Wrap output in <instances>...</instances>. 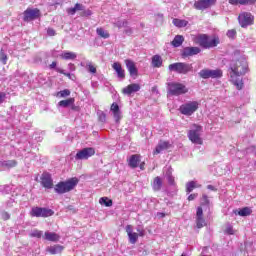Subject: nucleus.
I'll list each match as a JSON object with an SVG mask.
<instances>
[{"instance_id":"1","label":"nucleus","mask_w":256,"mask_h":256,"mask_svg":"<svg viewBox=\"0 0 256 256\" xmlns=\"http://www.w3.org/2000/svg\"><path fill=\"white\" fill-rule=\"evenodd\" d=\"M249 71V64L247 63V59L245 57H240L237 60H232L229 68L230 81L235 85L238 91L243 89V75H245Z\"/></svg>"},{"instance_id":"2","label":"nucleus","mask_w":256,"mask_h":256,"mask_svg":"<svg viewBox=\"0 0 256 256\" xmlns=\"http://www.w3.org/2000/svg\"><path fill=\"white\" fill-rule=\"evenodd\" d=\"M79 185V179L77 177L71 178L67 181H61L56 184L54 191L58 193V195H63L64 193H69V191H73L75 187Z\"/></svg>"},{"instance_id":"3","label":"nucleus","mask_w":256,"mask_h":256,"mask_svg":"<svg viewBox=\"0 0 256 256\" xmlns=\"http://www.w3.org/2000/svg\"><path fill=\"white\" fill-rule=\"evenodd\" d=\"M169 71L179 73L180 75H187L190 71H193V64L185 62H176L168 66Z\"/></svg>"},{"instance_id":"4","label":"nucleus","mask_w":256,"mask_h":256,"mask_svg":"<svg viewBox=\"0 0 256 256\" xmlns=\"http://www.w3.org/2000/svg\"><path fill=\"white\" fill-rule=\"evenodd\" d=\"M189 89L182 83L170 82L168 83V93L170 95H174L175 97H179V95H185L188 93Z\"/></svg>"},{"instance_id":"5","label":"nucleus","mask_w":256,"mask_h":256,"mask_svg":"<svg viewBox=\"0 0 256 256\" xmlns=\"http://www.w3.org/2000/svg\"><path fill=\"white\" fill-rule=\"evenodd\" d=\"M198 75L201 79H221L223 77V71L221 69L211 70L205 68L200 70Z\"/></svg>"},{"instance_id":"6","label":"nucleus","mask_w":256,"mask_h":256,"mask_svg":"<svg viewBox=\"0 0 256 256\" xmlns=\"http://www.w3.org/2000/svg\"><path fill=\"white\" fill-rule=\"evenodd\" d=\"M197 109H199V102L191 101L182 104L179 108V111L182 115L191 116L193 113H195V111H197Z\"/></svg>"},{"instance_id":"7","label":"nucleus","mask_w":256,"mask_h":256,"mask_svg":"<svg viewBox=\"0 0 256 256\" xmlns=\"http://www.w3.org/2000/svg\"><path fill=\"white\" fill-rule=\"evenodd\" d=\"M255 17L250 12H242L238 16V23L243 29L253 25Z\"/></svg>"},{"instance_id":"8","label":"nucleus","mask_w":256,"mask_h":256,"mask_svg":"<svg viewBox=\"0 0 256 256\" xmlns=\"http://www.w3.org/2000/svg\"><path fill=\"white\" fill-rule=\"evenodd\" d=\"M55 212L49 208L33 207L30 211L31 217H51Z\"/></svg>"},{"instance_id":"9","label":"nucleus","mask_w":256,"mask_h":256,"mask_svg":"<svg viewBox=\"0 0 256 256\" xmlns=\"http://www.w3.org/2000/svg\"><path fill=\"white\" fill-rule=\"evenodd\" d=\"M203 128L201 126H194V129L188 132V137L192 143H196V145H202L203 140H201V131Z\"/></svg>"},{"instance_id":"10","label":"nucleus","mask_w":256,"mask_h":256,"mask_svg":"<svg viewBox=\"0 0 256 256\" xmlns=\"http://www.w3.org/2000/svg\"><path fill=\"white\" fill-rule=\"evenodd\" d=\"M216 3L217 0H197L194 2V9L197 11H205L206 9H211Z\"/></svg>"},{"instance_id":"11","label":"nucleus","mask_w":256,"mask_h":256,"mask_svg":"<svg viewBox=\"0 0 256 256\" xmlns=\"http://www.w3.org/2000/svg\"><path fill=\"white\" fill-rule=\"evenodd\" d=\"M39 17H41V11L37 8L31 9V8H27L24 11V17H23V21H35V19H39Z\"/></svg>"},{"instance_id":"12","label":"nucleus","mask_w":256,"mask_h":256,"mask_svg":"<svg viewBox=\"0 0 256 256\" xmlns=\"http://www.w3.org/2000/svg\"><path fill=\"white\" fill-rule=\"evenodd\" d=\"M93 155H95V148H92V147L83 148L82 150L76 153L75 159L85 160V159H89V157H93Z\"/></svg>"},{"instance_id":"13","label":"nucleus","mask_w":256,"mask_h":256,"mask_svg":"<svg viewBox=\"0 0 256 256\" xmlns=\"http://www.w3.org/2000/svg\"><path fill=\"white\" fill-rule=\"evenodd\" d=\"M40 179L42 187L45 189H53V178H51V174L43 173Z\"/></svg>"},{"instance_id":"14","label":"nucleus","mask_w":256,"mask_h":256,"mask_svg":"<svg viewBox=\"0 0 256 256\" xmlns=\"http://www.w3.org/2000/svg\"><path fill=\"white\" fill-rule=\"evenodd\" d=\"M201 53V48L199 47H185L182 50V57H193V55H199Z\"/></svg>"},{"instance_id":"15","label":"nucleus","mask_w":256,"mask_h":256,"mask_svg":"<svg viewBox=\"0 0 256 256\" xmlns=\"http://www.w3.org/2000/svg\"><path fill=\"white\" fill-rule=\"evenodd\" d=\"M126 233L128 235L129 242L132 245H135V243H137V240L139 239V234L133 232V226L127 225L126 226Z\"/></svg>"},{"instance_id":"16","label":"nucleus","mask_w":256,"mask_h":256,"mask_svg":"<svg viewBox=\"0 0 256 256\" xmlns=\"http://www.w3.org/2000/svg\"><path fill=\"white\" fill-rule=\"evenodd\" d=\"M125 64L130 77H137V75H139V70H137V66H135V62H133V60H125Z\"/></svg>"},{"instance_id":"17","label":"nucleus","mask_w":256,"mask_h":256,"mask_svg":"<svg viewBox=\"0 0 256 256\" xmlns=\"http://www.w3.org/2000/svg\"><path fill=\"white\" fill-rule=\"evenodd\" d=\"M138 91H141V85L133 83L123 88L122 93H124V95H131L132 93H137Z\"/></svg>"},{"instance_id":"18","label":"nucleus","mask_w":256,"mask_h":256,"mask_svg":"<svg viewBox=\"0 0 256 256\" xmlns=\"http://www.w3.org/2000/svg\"><path fill=\"white\" fill-rule=\"evenodd\" d=\"M151 187L155 193H158V191H161L163 188V178L157 176L153 179L151 182Z\"/></svg>"},{"instance_id":"19","label":"nucleus","mask_w":256,"mask_h":256,"mask_svg":"<svg viewBox=\"0 0 256 256\" xmlns=\"http://www.w3.org/2000/svg\"><path fill=\"white\" fill-rule=\"evenodd\" d=\"M110 109L114 115L116 123H119V121H121V110L119 109V104L113 103Z\"/></svg>"},{"instance_id":"20","label":"nucleus","mask_w":256,"mask_h":256,"mask_svg":"<svg viewBox=\"0 0 256 256\" xmlns=\"http://www.w3.org/2000/svg\"><path fill=\"white\" fill-rule=\"evenodd\" d=\"M112 69H114V71H116L117 77L119 79H123L125 77V70H123V67L121 66V63L114 62L112 64Z\"/></svg>"},{"instance_id":"21","label":"nucleus","mask_w":256,"mask_h":256,"mask_svg":"<svg viewBox=\"0 0 256 256\" xmlns=\"http://www.w3.org/2000/svg\"><path fill=\"white\" fill-rule=\"evenodd\" d=\"M139 157L140 156L137 154L130 156V159L128 162L129 167H131L132 169H137V167L139 166V163L141 161V159Z\"/></svg>"},{"instance_id":"22","label":"nucleus","mask_w":256,"mask_h":256,"mask_svg":"<svg viewBox=\"0 0 256 256\" xmlns=\"http://www.w3.org/2000/svg\"><path fill=\"white\" fill-rule=\"evenodd\" d=\"M17 167V161L15 160H4L0 161V169H11Z\"/></svg>"},{"instance_id":"23","label":"nucleus","mask_w":256,"mask_h":256,"mask_svg":"<svg viewBox=\"0 0 256 256\" xmlns=\"http://www.w3.org/2000/svg\"><path fill=\"white\" fill-rule=\"evenodd\" d=\"M230 5H255L256 0H228Z\"/></svg>"},{"instance_id":"24","label":"nucleus","mask_w":256,"mask_h":256,"mask_svg":"<svg viewBox=\"0 0 256 256\" xmlns=\"http://www.w3.org/2000/svg\"><path fill=\"white\" fill-rule=\"evenodd\" d=\"M198 43L200 47H203V49H207L209 45V36L206 34H201L198 36Z\"/></svg>"},{"instance_id":"25","label":"nucleus","mask_w":256,"mask_h":256,"mask_svg":"<svg viewBox=\"0 0 256 256\" xmlns=\"http://www.w3.org/2000/svg\"><path fill=\"white\" fill-rule=\"evenodd\" d=\"M253 211L249 207H244L240 210H233V213L239 215L240 217H249Z\"/></svg>"},{"instance_id":"26","label":"nucleus","mask_w":256,"mask_h":256,"mask_svg":"<svg viewBox=\"0 0 256 256\" xmlns=\"http://www.w3.org/2000/svg\"><path fill=\"white\" fill-rule=\"evenodd\" d=\"M169 147V142L167 141H160L158 145L156 146V149L154 151V155H159L161 151H165Z\"/></svg>"},{"instance_id":"27","label":"nucleus","mask_w":256,"mask_h":256,"mask_svg":"<svg viewBox=\"0 0 256 256\" xmlns=\"http://www.w3.org/2000/svg\"><path fill=\"white\" fill-rule=\"evenodd\" d=\"M44 239L46 241H52L54 243H57V241H59V236L55 232H45Z\"/></svg>"},{"instance_id":"28","label":"nucleus","mask_w":256,"mask_h":256,"mask_svg":"<svg viewBox=\"0 0 256 256\" xmlns=\"http://www.w3.org/2000/svg\"><path fill=\"white\" fill-rule=\"evenodd\" d=\"M183 41H185V37L183 35H176L171 42L173 47H181L183 45Z\"/></svg>"},{"instance_id":"29","label":"nucleus","mask_w":256,"mask_h":256,"mask_svg":"<svg viewBox=\"0 0 256 256\" xmlns=\"http://www.w3.org/2000/svg\"><path fill=\"white\" fill-rule=\"evenodd\" d=\"M173 25H175V27H178L179 29L183 28V27H187V25H189V21L187 20H181L179 18H174L172 20Z\"/></svg>"},{"instance_id":"30","label":"nucleus","mask_w":256,"mask_h":256,"mask_svg":"<svg viewBox=\"0 0 256 256\" xmlns=\"http://www.w3.org/2000/svg\"><path fill=\"white\" fill-rule=\"evenodd\" d=\"M47 251L51 253V255H57L63 251V246L61 245H54L47 248Z\"/></svg>"},{"instance_id":"31","label":"nucleus","mask_w":256,"mask_h":256,"mask_svg":"<svg viewBox=\"0 0 256 256\" xmlns=\"http://www.w3.org/2000/svg\"><path fill=\"white\" fill-rule=\"evenodd\" d=\"M166 179L169 185H175V177H173V168L170 167L166 172Z\"/></svg>"},{"instance_id":"32","label":"nucleus","mask_w":256,"mask_h":256,"mask_svg":"<svg viewBox=\"0 0 256 256\" xmlns=\"http://www.w3.org/2000/svg\"><path fill=\"white\" fill-rule=\"evenodd\" d=\"M161 65H163V59L161 58V56L154 55L152 57V66L159 68L161 67Z\"/></svg>"},{"instance_id":"33","label":"nucleus","mask_w":256,"mask_h":256,"mask_svg":"<svg viewBox=\"0 0 256 256\" xmlns=\"http://www.w3.org/2000/svg\"><path fill=\"white\" fill-rule=\"evenodd\" d=\"M61 57L62 59H65V61H73L74 59H77V54L74 52H64Z\"/></svg>"},{"instance_id":"34","label":"nucleus","mask_w":256,"mask_h":256,"mask_svg":"<svg viewBox=\"0 0 256 256\" xmlns=\"http://www.w3.org/2000/svg\"><path fill=\"white\" fill-rule=\"evenodd\" d=\"M75 103V98H69L66 100H62L58 103L60 107H69L70 105H73Z\"/></svg>"},{"instance_id":"35","label":"nucleus","mask_w":256,"mask_h":256,"mask_svg":"<svg viewBox=\"0 0 256 256\" xmlns=\"http://www.w3.org/2000/svg\"><path fill=\"white\" fill-rule=\"evenodd\" d=\"M96 33L99 35V37H102V39H109L110 37L109 32L105 31L103 28H97Z\"/></svg>"},{"instance_id":"36","label":"nucleus","mask_w":256,"mask_h":256,"mask_svg":"<svg viewBox=\"0 0 256 256\" xmlns=\"http://www.w3.org/2000/svg\"><path fill=\"white\" fill-rule=\"evenodd\" d=\"M100 205H105V207H111L113 205V200L107 198V197H102L99 200Z\"/></svg>"},{"instance_id":"37","label":"nucleus","mask_w":256,"mask_h":256,"mask_svg":"<svg viewBox=\"0 0 256 256\" xmlns=\"http://www.w3.org/2000/svg\"><path fill=\"white\" fill-rule=\"evenodd\" d=\"M193 189H197V183L195 181H190L186 184V193H191Z\"/></svg>"},{"instance_id":"38","label":"nucleus","mask_w":256,"mask_h":256,"mask_svg":"<svg viewBox=\"0 0 256 256\" xmlns=\"http://www.w3.org/2000/svg\"><path fill=\"white\" fill-rule=\"evenodd\" d=\"M128 25H129V22H127L126 20H124V21L118 20V21L114 22V27H117L118 29L127 27Z\"/></svg>"},{"instance_id":"39","label":"nucleus","mask_w":256,"mask_h":256,"mask_svg":"<svg viewBox=\"0 0 256 256\" xmlns=\"http://www.w3.org/2000/svg\"><path fill=\"white\" fill-rule=\"evenodd\" d=\"M201 205L202 207H208L211 205V201L209 200V197L207 195H203L201 199Z\"/></svg>"},{"instance_id":"40","label":"nucleus","mask_w":256,"mask_h":256,"mask_svg":"<svg viewBox=\"0 0 256 256\" xmlns=\"http://www.w3.org/2000/svg\"><path fill=\"white\" fill-rule=\"evenodd\" d=\"M219 44V38H213L212 40H208L207 49H211V47H217Z\"/></svg>"},{"instance_id":"41","label":"nucleus","mask_w":256,"mask_h":256,"mask_svg":"<svg viewBox=\"0 0 256 256\" xmlns=\"http://www.w3.org/2000/svg\"><path fill=\"white\" fill-rule=\"evenodd\" d=\"M196 227L198 229H202V227H205V219L203 217L196 218Z\"/></svg>"},{"instance_id":"42","label":"nucleus","mask_w":256,"mask_h":256,"mask_svg":"<svg viewBox=\"0 0 256 256\" xmlns=\"http://www.w3.org/2000/svg\"><path fill=\"white\" fill-rule=\"evenodd\" d=\"M30 237H36V239H41V237H43V231L33 230L32 233H30Z\"/></svg>"},{"instance_id":"43","label":"nucleus","mask_w":256,"mask_h":256,"mask_svg":"<svg viewBox=\"0 0 256 256\" xmlns=\"http://www.w3.org/2000/svg\"><path fill=\"white\" fill-rule=\"evenodd\" d=\"M7 54H5V52L3 51H0V62L3 64V65H7Z\"/></svg>"},{"instance_id":"44","label":"nucleus","mask_w":256,"mask_h":256,"mask_svg":"<svg viewBox=\"0 0 256 256\" xmlns=\"http://www.w3.org/2000/svg\"><path fill=\"white\" fill-rule=\"evenodd\" d=\"M93 15V12L91 10H82V12H80V17H91Z\"/></svg>"},{"instance_id":"45","label":"nucleus","mask_w":256,"mask_h":256,"mask_svg":"<svg viewBox=\"0 0 256 256\" xmlns=\"http://www.w3.org/2000/svg\"><path fill=\"white\" fill-rule=\"evenodd\" d=\"M60 97H69L71 95V91L69 89H64L58 93Z\"/></svg>"},{"instance_id":"46","label":"nucleus","mask_w":256,"mask_h":256,"mask_svg":"<svg viewBox=\"0 0 256 256\" xmlns=\"http://www.w3.org/2000/svg\"><path fill=\"white\" fill-rule=\"evenodd\" d=\"M236 35H237V31L235 29H231L227 31V37H229V39H235Z\"/></svg>"},{"instance_id":"47","label":"nucleus","mask_w":256,"mask_h":256,"mask_svg":"<svg viewBox=\"0 0 256 256\" xmlns=\"http://www.w3.org/2000/svg\"><path fill=\"white\" fill-rule=\"evenodd\" d=\"M87 67H88L89 73H93V74L97 73V68H95V66H93V64H91V62H89L87 64Z\"/></svg>"},{"instance_id":"48","label":"nucleus","mask_w":256,"mask_h":256,"mask_svg":"<svg viewBox=\"0 0 256 256\" xmlns=\"http://www.w3.org/2000/svg\"><path fill=\"white\" fill-rule=\"evenodd\" d=\"M98 119H99V121H101V123H105V121L107 119V115H105L104 112H99L98 113Z\"/></svg>"},{"instance_id":"49","label":"nucleus","mask_w":256,"mask_h":256,"mask_svg":"<svg viewBox=\"0 0 256 256\" xmlns=\"http://www.w3.org/2000/svg\"><path fill=\"white\" fill-rule=\"evenodd\" d=\"M57 73H61V75H65V77H69V79H71V74L70 73H66L65 70L61 69V68H56Z\"/></svg>"},{"instance_id":"50","label":"nucleus","mask_w":256,"mask_h":256,"mask_svg":"<svg viewBox=\"0 0 256 256\" xmlns=\"http://www.w3.org/2000/svg\"><path fill=\"white\" fill-rule=\"evenodd\" d=\"M203 217V208L200 206L197 208L196 218Z\"/></svg>"},{"instance_id":"51","label":"nucleus","mask_w":256,"mask_h":256,"mask_svg":"<svg viewBox=\"0 0 256 256\" xmlns=\"http://www.w3.org/2000/svg\"><path fill=\"white\" fill-rule=\"evenodd\" d=\"M74 7L76 8V11H82L83 12L84 9H85V6L83 4H79V3H76Z\"/></svg>"},{"instance_id":"52","label":"nucleus","mask_w":256,"mask_h":256,"mask_svg":"<svg viewBox=\"0 0 256 256\" xmlns=\"http://www.w3.org/2000/svg\"><path fill=\"white\" fill-rule=\"evenodd\" d=\"M47 35H49V37H55V35H56L55 29H53V28H48V30H47Z\"/></svg>"},{"instance_id":"53","label":"nucleus","mask_w":256,"mask_h":256,"mask_svg":"<svg viewBox=\"0 0 256 256\" xmlns=\"http://www.w3.org/2000/svg\"><path fill=\"white\" fill-rule=\"evenodd\" d=\"M2 218L4 219V221H7V220L11 219V216L9 215V213L4 212L2 214Z\"/></svg>"},{"instance_id":"54","label":"nucleus","mask_w":256,"mask_h":256,"mask_svg":"<svg viewBox=\"0 0 256 256\" xmlns=\"http://www.w3.org/2000/svg\"><path fill=\"white\" fill-rule=\"evenodd\" d=\"M68 13L70 15H75V13H77V10H76L75 6L73 8L68 9Z\"/></svg>"},{"instance_id":"55","label":"nucleus","mask_w":256,"mask_h":256,"mask_svg":"<svg viewBox=\"0 0 256 256\" xmlns=\"http://www.w3.org/2000/svg\"><path fill=\"white\" fill-rule=\"evenodd\" d=\"M124 33H125L126 35H133V29H131V28H126V29L124 30Z\"/></svg>"},{"instance_id":"56","label":"nucleus","mask_w":256,"mask_h":256,"mask_svg":"<svg viewBox=\"0 0 256 256\" xmlns=\"http://www.w3.org/2000/svg\"><path fill=\"white\" fill-rule=\"evenodd\" d=\"M194 199H197V194H190L188 196V201H194Z\"/></svg>"},{"instance_id":"57","label":"nucleus","mask_w":256,"mask_h":256,"mask_svg":"<svg viewBox=\"0 0 256 256\" xmlns=\"http://www.w3.org/2000/svg\"><path fill=\"white\" fill-rule=\"evenodd\" d=\"M68 69H69V71H75V69H76L75 64H73V63L68 64Z\"/></svg>"},{"instance_id":"58","label":"nucleus","mask_w":256,"mask_h":256,"mask_svg":"<svg viewBox=\"0 0 256 256\" xmlns=\"http://www.w3.org/2000/svg\"><path fill=\"white\" fill-rule=\"evenodd\" d=\"M49 67L50 69H55L57 71V62H52Z\"/></svg>"},{"instance_id":"59","label":"nucleus","mask_w":256,"mask_h":256,"mask_svg":"<svg viewBox=\"0 0 256 256\" xmlns=\"http://www.w3.org/2000/svg\"><path fill=\"white\" fill-rule=\"evenodd\" d=\"M226 232L228 233V235H233V228L228 227V228L226 229Z\"/></svg>"},{"instance_id":"60","label":"nucleus","mask_w":256,"mask_h":256,"mask_svg":"<svg viewBox=\"0 0 256 256\" xmlns=\"http://www.w3.org/2000/svg\"><path fill=\"white\" fill-rule=\"evenodd\" d=\"M207 189H209L210 191H217V189H215V186L213 185H208Z\"/></svg>"},{"instance_id":"61","label":"nucleus","mask_w":256,"mask_h":256,"mask_svg":"<svg viewBox=\"0 0 256 256\" xmlns=\"http://www.w3.org/2000/svg\"><path fill=\"white\" fill-rule=\"evenodd\" d=\"M138 232L140 237H143L145 235V232L143 230H138Z\"/></svg>"},{"instance_id":"62","label":"nucleus","mask_w":256,"mask_h":256,"mask_svg":"<svg viewBox=\"0 0 256 256\" xmlns=\"http://www.w3.org/2000/svg\"><path fill=\"white\" fill-rule=\"evenodd\" d=\"M3 97H5V94L0 93V103L3 101Z\"/></svg>"},{"instance_id":"63","label":"nucleus","mask_w":256,"mask_h":256,"mask_svg":"<svg viewBox=\"0 0 256 256\" xmlns=\"http://www.w3.org/2000/svg\"><path fill=\"white\" fill-rule=\"evenodd\" d=\"M157 17H159L160 19H163V14H157Z\"/></svg>"},{"instance_id":"64","label":"nucleus","mask_w":256,"mask_h":256,"mask_svg":"<svg viewBox=\"0 0 256 256\" xmlns=\"http://www.w3.org/2000/svg\"><path fill=\"white\" fill-rule=\"evenodd\" d=\"M68 209H69L70 211H73V206H68Z\"/></svg>"}]
</instances>
